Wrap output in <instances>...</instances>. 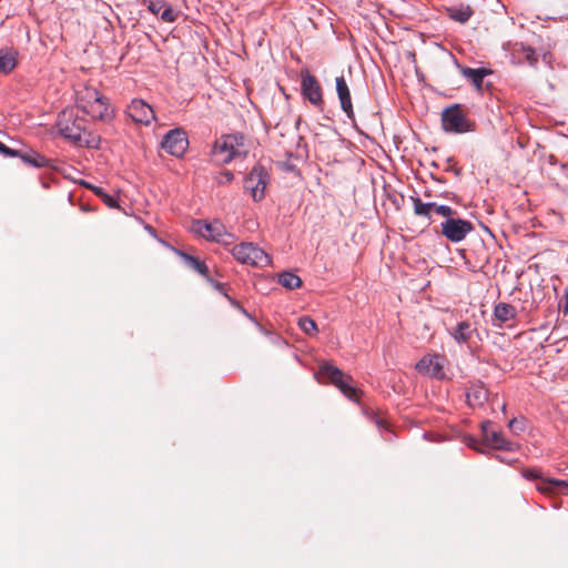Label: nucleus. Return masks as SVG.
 I'll use <instances>...</instances> for the list:
<instances>
[{"mask_svg": "<svg viewBox=\"0 0 568 568\" xmlns=\"http://www.w3.org/2000/svg\"><path fill=\"white\" fill-rule=\"evenodd\" d=\"M57 128L63 138L80 146H99V138L87 132V120L75 114L73 110H64L59 114Z\"/></svg>", "mask_w": 568, "mask_h": 568, "instance_id": "1", "label": "nucleus"}, {"mask_svg": "<svg viewBox=\"0 0 568 568\" xmlns=\"http://www.w3.org/2000/svg\"><path fill=\"white\" fill-rule=\"evenodd\" d=\"M246 153L242 134H225L214 142L211 158L215 164L223 165Z\"/></svg>", "mask_w": 568, "mask_h": 568, "instance_id": "2", "label": "nucleus"}, {"mask_svg": "<svg viewBox=\"0 0 568 568\" xmlns=\"http://www.w3.org/2000/svg\"><path fill=\"white\" fill-rule=\"evenodd\" d=\"M442 125L445 132L454 134L473 132L476 126L460 104H454L443 111Z\"/></svg>", "mask_w": 568, "mask_h": 568, "instance_id": "3", "label": "nucleus"}, {"mask_svg": "<svg viewBox=\"0 0 568 568\" xmlns=\"http://www.w3.org/2000/svg\"><path fill=\"white\" fill-rule=\"evenodd\" d=\"M233 257L241 264L266 267L271 265V256L260 246L252 242H242L232 248Z\"/></svg>", "mask_w": 568, "mask_h": 568, "instance_id": "4", "label": "nucleus"}, {"mask_svg": "<svg viewBox=\"0 0 568 568\" xmlns=\"http://www.w3.org/2000/svg\"><path fill=\"white\" fill-rule=\"evenodd\" d=\"M320 374L328 378L347 398L358 400L359 390L352 385V377L345 375L338 367L324 363L320 366Z\"/></svg>", "mask_w": 568, "mask_h": 568, "instance_id": "5", "label": "nucleus"}, {"mask_svg": "<svg viewBox=\"0 0 568 568\" xmlns=\"http://www.w3.org/2000/svg\"><path fill=\"white\" fill-rule=\"evenodd\" d=\"M473 231L474 224L470 221L455 217L454 215L446 217V220L440 224V232L443 236L453 243L464 241Z\"/></svg>", "mask_w": 568, "mask_h": 568, "instance_id": "6", "label": "nucleus"}, {"mask_svg": "<svg viewBox=\"0 0 568 568\" xmlns=\"http://www.w3.org/2000/svg\"><path fill=\"white\" fill-rule=\"evenodd\" d=\"M267 178V172L262 165H255L245 178L244 189L251 193L254 201H261L264 199Z\"/></svg>", "mask_w": 568, "mask_h": 568, "instance_id": "7", "label": "nucleus"}, {"mask_svg": "<svg viewBox=\"0 0 568 568\" xmlns=\"http://www.w3.org/2000/svg\"><path fill=\"white\" fill-rule=\"evenodd\" d=\"M444 363V356L439 354H426L416 363L415 368L422 375L435 379H444L446 377Z\"/></svg>", "mask_w": 568, "mask_h": 568, "instance_id": "8", "label": "nucleus"}, {"mask_svg": "<svg viewBox=\"0 0 568 568\" xmlns=\"http://www.w3.org/2000/svg\"><path fill=\"white\" fill-rule=\"evenodd\" d=\"M301 90L305 99L313 105L320 108L323 105L322 87L315 75L311 74L308 70L301 71Z\"/></svg>", "mask_w": 568, "mask_h": 568, "instance_id": "9", "label": "nucleus"}, {"mask_svg": "<svg viewBox=\"0 0 568 568\" xmlns=\"http://www.w3.org/2000/svg\"><path fill=\"white\" fill-rule=\"evenodd\" d=\"M161 146L169 154L181 158L189 146L186 133L182 129L170 130L163 138Z\"/></svg>", "mask_w": 568, "mask_h": 568, "instance_id": "10", "label": "nucleus"}, {"mask_svg": "<svg viewBox=\"0 0 568 568\" xmlns=\"http://www.w3.org/2000/svg\"><path fill=\"white\" fill-rule=\"evenodd\" d=\"M481 433L485 443L494 449L514 452L518 445L507 440L501 432L493 427V423L487 420L481 423Z\"/></svg>", "mask_w": 568, "mask_h": 568, "instance_id": "11", "label": "nucleus"}, {"mask_svg": "<svg viewBox=\"0 0 568 568\" xmlns=\"http://www.w3.org/2000/svg\"><path fill=\"white\" fill-rule=\"evenodd\" d=\"M410 200L413 203L414 214L426 217L429 221L432 219V212L444 217H450V215L456 214V211L448 205H442L435 202L424 203L418 196H410Z\"/></svg>", "mask_w": 568, "mask_h": 568, "instance_id": "12", "label": "nucleus"}, {"mask_svg": "<svg viewBox=\"0 0 568 568\" xmlns=\"http://www.w3.org/2000/svg\"><path fill=\"white\" fill-rule=\"evenodd\" d=\"M126 114L135 122L144 125L151 124L155 119L152 106L142 99H134L126 108Z\"/></svg>", "mask_w": 568, "mask_h": 568, "instance_id": "13", "label": "nucleus"}, {"mask_svg": "<svg viewBox=\"0 0 568 568\" xmlns=\"http://www.w3.org/2000/svg\"><path fill=\"white\" fill-rule=\"evenodd\" d=\"M193 230L202 237L213 242H222L223 236L225 235L224 227L220 222L210 223L196 220L193 222Z\"/></svg>", "mask_w": 568, "mask_h": 568, "instance_id": "14", "label": "nucleus"}, {"mask_svg": "<svg viewBox=\"0 0 568 568\" xmlns=\"http://www.w3.org/2000/svg\"><path fill=\"white\" fill-rule=\"evenodd\" d=\"M336 92L341 102L342 110L346 113L349 120L354 121L355 114L353 110L351 92L344 77L336 78Z\"/></svg>", "mask_w": 568, "mask_h": 568, "instance_id": "15", "label": "nucleus"}, {"mask_svg": "<svg viewBox=\"0 0 568 568\" xmlns=\"http://www.w3.org/2000/svg\"><path fill=\"white\" fill-rule=\"evenodd\" d=\"M145 2L149 11L156 16L160 14L164 22H174L178 19V12L164 0H148Z\"/></svg>", "mask_w": 568, "mask_h": 568, "instance_id": "16", "label": "nucleus"}, {"mask_svg": "<svg viewBox=\"0 0 568 568\" xmlns=\"http://www.w3.org/2000/svg\"><path fill=\"white\" fill-rule=\"evenodd\" d=\"M449 335L458 344H467L470 342L473 335L476 333V328L467 322H459L455 327L448 329Z\"/></svg>", "mask_w": 568, "mask_h": 568, "instance_id": "17", "label": "nucleus"}, {"mask_svg": "<svg viewBox=\"0 0 568 568\" xmlns=\"http://www.w3.org/2000/svg\"><path fill=\"white\" fill-rule=\"evenodd\" d=\"M536 489L545 495L562 494L568 496V483L560 479H548L538 483Z\"/></svg>", "mask_w": 568, "mask_h": 568, "instance_id": "18", "label": "nucleus"}, {"mask_svg": "<svg viewBox=\"0 0 568 568\" xmlns=\"http://www.w3.org/2000/svg\"><path fill=\"white\" fill-rule=\"evenodd\" d=\"M83 112L89 114L92 119L106 120L110 116L108 99L102 95L97 101H93L92 104L87 105Z\"/></svg>", "mask_w": 568, "mask_h": 568, "instance_id": "19", "label": "nucleus"}, {"mask_svg": "<svg viewBox=\"0 0 568 568\" xmlns=\"http://www.w3.org/2000/svg\"><path fill=\"white\" fill-rule=\"evenodd\" d=\"M446 10H447V13L450 19H453L457 22H460V23L467 22L474 13V11L469 4H463V3L457 4V6H452V7L447 8Z\"/></svg>", "mask_w": 568, "mask_h": 568, "instance_id": "20", "label": "nucleus"}, {"mask_svg": "<svg viewBox=\"0 0 568 568\" xmlns=\"http://www.w3.org/2000/svg\"><path fill=\"white\" fill-rule=\"evenodd\" d=\"M176 254L183 258L184 263L190 268L194 270L195 272H197L199 274H201L205 277H209V267L203 261H201L197 257L190 255L183 251H176Z\"/></svg>", "mask_w": 568, "mask_h": 568, "instance_id": "21", "label": "nucleus"}, {"mask_svg": "<svg viewBox=\"0 0 568 568\" xmlns=\"http://www.w3.org/2000/svg\"><path fill=\"white\" fill-rule=\"evenodd\" d=\"M490 73L489 70L485 68L473 69L465 67L462 69V74L471 82L477 89H481L484 78Z\"/></svg>", "mask_w": 568, "mask_h": 568, "instance_id": "22", "label": "nucleus"}, {"mask_svg": "<svg viewBox=\"0 0 568 568\" xmlns=\"http://www.w3.org/2000/svg\"><path fill=\"white\" fill-rule=\"evenodd\" d=\"M103 94L100 93L97 89L85 87L83 90L78 93V106L84 111L87 105L92 104L93 101L100 99Z\"/></svg>", "mask_w": 568, "mask_h": 568, "instance_id": "23", "label": "nucleus"}, {"mask_svg": "<svg viewBox=\"0 0 568 568\" xmlns=\"http://www.w3.org/2000/svg\"><path fill=\"white\" fill-rule=\"evenodd\" d=\"M19 158L23 163L33 168L40 169L49 165V160L45 156L32 150L26 152L21 151Z\"/></svg>", "mask_w": 568, "mask_h": 568, "instance_id": "24", "label": "nucleus"}, {"mask_svg": "<svg viewBox=\"0 0 568 568\" xmlns=\"http://www.w3.org/2000/svg\"><path fill=\"white\" fill-rule=\"evenodd\" d=\"M466 397L470 406H481L488 398V390L484 386H473Z\"/></svg>", "mask_w": 568, "mask_h": 568, "instance_id": "25", "label": "nucleus"}, {"mask_svg": "<svg viewBox=\"0 0 568 568\" xmlns=\"http://www.w3.org/2000/svg\"><path fill=\"white\" fill-rule=\"evenodd\" d=\"M494 314L496 318L503 323L515 318L517 312L516 308L507 303H498L495 306Z\"/></svg>", "mask_w": 568, "mask_h": 568, "instance_id": "26", "label": "nucleus"}, {"mask_svg": "<svg viewBox=\"0 0 568 568\" xmlns=\"http://www.w3.org/2000/svg\"><path fill=\"white\" fill-rule=\"evenodd\" d=\"M17 65V52L0 51V74L10 73Z\"/></svg>", "mask_w": 568, "mask_h": 568, "instance_id": "27", "label": "nucleus"}, {"mask_svg": "<svg viewBox=\"0 0 568 568\" xmlns=\"http://www.w3.org/2000/svg\"><path fill=\"white\" fill-rule=\"evenodd\" d=\"M278 283L287 290H295L301 287L302 280L292 272H282L278 274Z\"/></svg>", "mask_w": 568, "mask_h": 568, "instance_id": "28", "label": "nucleus"}, {"mask_svg": "<svg viewBox=\"0 0 568 568\" xmlns=\"http://www.w3.org/2000/svg\"><path fill=\"white\" fill-rule=\"evenodd\" d=\"M297 325L305 334L310 336H313L318 332L315 321L310 316L300 317Z\"/></svg>", "mask_w": 568, "mask_h": 568, "instance_id": "29", "label": "nucleus"}, {"mask_svg": "<svg viewBox=\"0 0 568 568\" xmlns=\"http://www.w3.org/2000/svg\"><path fill=\"white\" fill-rule=\"evenodd\" d=\"M521 476L527 480H539V483H544L546 480L542 477V473L539 468L532 467V468H523L521 469Z\"/></svg>", "mask_w": 568, "mask_h": 568, "instance_id": "30", "label": "nucleus"}, {"mask_svg": "<svg viewBox=\"0 0 568 568\" xmlns=\"http://www.w3.org/2000/svg\"><path fill=\"white\" fill-rule=\"evenodd\" d=\"M524 59L530 64L535 65L538 62L536 51L530 47H523Z\"/></svg>", "mask_w": 568, "mask_h": 568, "instance_id": "31", "label": "nucleus"}, {"mask_svg": "<svg viewBox=\"0 0 568 568\" xmlns=\"http://www.w3.org/2000/svg\"><path fill=\"white\" fill-rule=\"evenodd\" d=\"M234 180V174L231 172V171H223V172H220L216 176H215V182L219 184V185H223V184H229L231 183L232 181Z\"/></svg>", "mask_w": 568, "mask_h": 568, "instance_id": "32", "label": "nucleus"}, {"mask_svg": "<svg viewBox=\"0 0 568 568\" xmlns=\"http://www.w3.org/2000/svg\"><path fill=\"white\" fill-rule=\"evenodd\" d=\"M20 150L10 149L3 143L0 145V153L6 158H19L20 156Z\"/></svg>", "mask_w": 568, "mask_h": 568, "instance_id": "33", "label": "nucleus"}, {"mask_svg": "<svg viewBox=\"0 0 568 568\" xmlns=\"http://www.w3.org/2000/svg\"><path fill=\"white\" fill-rule=\"evenodd\" d=\"M508 427L514 433L521 432V430H524V420L523 419L513 418V419L509 420Z\"/></svg>", "mask_w": 568, "mask_h": 568, "instance_id": "34", "label": "nucleus"}, {"mask_svg": "<svg viewBox=\"0 0 568 568\" xmlns=\"http://www.w3.org/2000/svg\"><path fill=\"white\" fill-rule=\"evenodd\" d=\"M101 200H102V201H103V202H104L109 207H116V206H118L116 200H115L112 195H110V194H108V193H105V194L103 195V197H101Z\"/></svg>", "mask_w": 568, "mask_h": 568, "instance_id": "35", "label": "nucleus"}, {"mask_svg": "<svg viewBox=\"0 0 568 568\" xmlns=\"http://www.w3.org/2000/svg\"><path fill=\"white\" fill-rule=\"evenodd\" d=\"M562 313L564 315H568V286L565 288L564 292Z\"/></svg>", "mask_w": 568, "mask_h": 568, "instance_id": "36", "label": "nucleus"}, {"mask_svg": "<svg viewBox=\"0 0 568 568\" xmlns=\"http://www.w3.org/2000/svg\"><path fill=\"white\" fill-rule=\"evenodd\" d=\"M226 297L231 301V303L234 306H236L241 311V313H243L246 317H248L250 320L253 321V317L242 306H240L236 302L232 301L231 297H229L227 295H226Z\"/></svg>", "mask_w": 568, "mask_h": 568, "instance_id": "37", "label": "nucleus"}, {"mask_svg": "<svg viewBox=\"0 0 568 568\" xmlns=\"http://www.w3.org/2000/svg\"><path fill=\"white\" fill-rule=\"evenodd\" d=\"M92 192L99 196L100 199L103 197V195L105 194V192L103 191L102 187L100 186H95V187H92Z\"/></svg>", "mask_w": 568, "mask_h": 568, "instance_id": "38", "label": "nucleus"}, {"mask_svg": "<svg viewBox=\"0 0 568 568\" xmlns=\"http://www.w3.org/2000/svg\"><path fill=\"white\" fill-rule=\"evenodd\" d=\"M81 184H82L84 187H87V189H89V190H91V191H92V187H95V185H93V184H91V183H89V182H85V181H83Z\"/></svg>", "mask_w": 568, "mask_h": 568, "instance_id": "39", "label": "nucleus"}, {"mask_svg": "<svg viewBox=\"0 0 568 568\" xmlns=\"http://www.w3.org/2000/svg\"><path fill=\"white\" fill-rule=\"evenodd\" d=\"M81 184H82L84 187H87V189H89V190H91V191H92V187H95V185H93V184H91V183H89V182H85V181H83Z\"/></svg>", "mask_w": 568, "mask_h": 568, "instance_id": "40", "label": "nucleus"}, {"mask_svg": "<svg viewBox=\"0 0 568 568\" xmlns=\"http://www.w3.org/2000/svg\"><path fill=\"white\" fill-rule=\"evenodd\" d=\"M256 325H257L258 329H260L262 333H264V334H268V332H267L266 329H264L260 323H256Z\"/></svg>", "mask_w": 568, "mask_h": 568, "instance_id": "41", "label": "nucleus"}, {"mask_svg": "<svg viewBox=\"0 0 568 568\" xmlns=\"http://www.w3.org/2000/svg\"><path fill=\"white\" fill-rule=\"evenodd\" d=\"M475 443H476V439L475 438H470L469 442L467 443V445L470 446V447H474Z\"/></svg>", "mask_w": 568, "mask_h": 568, "instance_id": "42", "label": "nucleus"}, {"mask_svg": "<svg viewBox=\"0 0 568 568\" xmlns=\"http://www.w3.org/2000/svg\"><path fill=\"white\" fill-rule=\"evenodd\" d=\"M274 342H283L284 343V341L280 336H275Z\"/></svg>", "mask_w": 568, "mask_h": 568, "instance_id": "43", "label": "nucleus"}, {"mask_svg": "<svg viewBox=\"0 0 568 568\" xmlns=\"http://www.w3.org/2000/svg\"><path fill=\"white\" fill-rule=\"evenodd\" d=\"M146 229H148L149 233H151V234L154 233V230L151 226H148Z\"/></svg>", "mask_w": 568, "mask_h": 568, "instance_id": "44", "label": "nucleus"}, {"mask_svg": "<svg viewBox=\"0 0 568 568\" xmlns=\"http://www.w3.org/2000/svg\"><path fill=\"white\" fill-rule=\"evenodd\" d=\"M376 424H377V426H381L382 422L379 419H376Z\"/></svg>", "mask_w": 568, "mask_h": 568, "instance_id": "45", "label": "nucleus"}]
</instances>
